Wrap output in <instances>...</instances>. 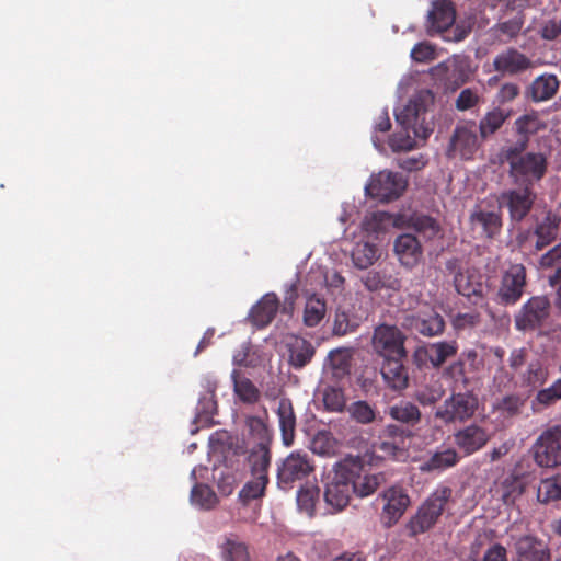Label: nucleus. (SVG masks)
<instances>
[{"label":"nucleus","mask_w":561,"mask_h":561,"mask_svg":"<svg viewBox=\"0 0 561 561\" xmlns=\"http://www.w3.org/2000/svg\"><path fill=\"white\" fill-rule=\"evenodd\" d=\"M405 214L397 213H367L360 222L362 233L366 238L380 239L390 228H412L425 239L432 240L440 232L436 219L422 213H411L405 222Z\"/></svg>","instance_id":"nucleus-1"},{"label":"nucleus","mask_w":561,"mask_h":561,"mask_svg":"<svg viewBox=\"0 0 561 561\" xmlns=\"http://www.w3.org/2000/svg\"><path fill=\"white\" fill-rule=\"evenodd\" d=\"M453 495L449 486H438L419 507L407 525L409 536L424 534L435 526Z\"/></svg>","instance_id":"nucleus-2"},{"label":"nucleus","mask_w":561,"mask_h":561,"mask_svg":"<svg viewBox=\"0 0 561 561\" xmlns=\"http://www.w3.org/2000/svg\"><path fill=\"white\" fill-rule=\"evenodd\" d=\"M339 473L348 479L352 491L359 497L374 494L386 483V474L365 473L364 462L359 456H346L339 461Z\"/></svg>","instance_id":"nucleus-3"},{"label":"nucleus","mask_w":561,"mask_h":561,"mask_svg":"<svg viewBox=\"0 0 561 561\" xmlns=\"http://www.w3.org/2000/svg\"><path fill=\"white\" fill-rule=\"evenodd\" d=\"M482 142L477 133L476 121L458 122L449 136L445 156L448 159L473 160Z\"/></svg>","instance_id":"nucleus-4"},{"label":"nucleus","mask_w":561,"mask_h":561,"mask_svg":"<svg viewBox=\"0 0 561 561\" xmlns=\"http://www.w3.org/2000/svg\"><path fill=\"white\" fill-rule=\"evenodd\" d=\"M409 180L401 173L389 170L373 174L365 186L368 196L380 203L400 198L408 187Z\"/></svg>","instance_id":"nucleus-5"},{"label":"nucleus","mask_w":561,"mask_h":561,"mask_svg":"<svg viewBox=\"0 0 561 561\" xmlns=\"http://www.w3.org/2000/svg\"><path fill=\"white\" fill-rule=\"evenodd\" d=\"M426 116L425 96L419 95L396 114V119L407 133L412 130L415 137L425 140L433 133V123L427 121Z\"/></svg>","instance_id":"nucleus-6"},{"label":"nucleus","mask_w":561,"mask_h":561,"mask_svg":"<svg viewBox=\"0 0 561 561\" xmlns=\"http://www.w3.org/2000/svg\"><path fill=\"white\" fill-rule=\"evenodd\" d=\"M478 409V398L471 392L453 393L434 413L435 419L444 424L466 422Z\"/></svg>","instance_id":"nucleus-7"},{"label":"nucleus","mask_w":561,"mask_h":561,"mask_svg":"<svg viewBox=\"0 0 561 561\" xmlns=\"http://www.w3.org/2000/svg\"><path fill=\"white\" fill-rule=\"evenodd\" d=\"M316 470L313 458L305 451L290 453L277 468V482L282 488H293L295 482L307 479Z\"/></svg>","instance_id":"nucleus-8"},{"label":"nucleus","mask_w":561,"mask_h":561,"mask_svg":"<svg viewBox=\"0 0 561 561\" xmlns=\"http://www.w3.org/2000/svg\"><path fill=\"white\" fill-rule=\"evenodd\" d=\"M265 455L266 453L248 457L252 479L239 492V500L243 505H248L250 501L262 499L265 495L270 482L268 468L271 466V460H267Z\"/></svg>","instance_id":"nucleus-9"},{"label":"nucleus","mask_w":561,"mask_h":561,"mask_svg":"<svg viewBox=\"0 0 561 561\" xmlns=\"http://www.w3.org/2000/svg\"><path fill=\"white\" fill-rule=\"evenodd\" d=\"M405 335L396 325L380 324L375 328L371 345L375 353L386 358L407 357Z\"/></svg>","instance_id":"nucleus-10"},{"label":"nucleus","mask_w":561,"mask_h":561,"mask_svg":"<svg viewBox=\"0 0 561 561\" xmlns=\"http://www.w3.org/2000/svg\"><path fill=\"white\" fill-rule=\"evenodd\" d=\"M535 462L542 468L561 466V425L543 431L534 444Z\"/></svg>","instance_id":"nucleus-11"},{"label":"nucleus","mask_w":561,"mask_h":561,"mask_svg":"<svg viewBox=\"0 0 561 561\" xmlns=\"http://www.w3.org/2000/svg\"><path fill=\"white\" fill-rule=\"evenodd\" d=\"M551 304L546 296L528 299L515 314V328L519 331H534L543 325L550 316Z\"/></svg>","instance_id":"nucleus-12"},{"label":"nucleus","mask_w":561,"mask_h":561,"mask_svg":"<svg viewBox=\"0 0 561 561\" xmlns=\"http://www.w3.org/2000/svg\"><path fill=\"white\" fill-rule=\"evenodd\" d=\"M547 170L548 156L543 152H526L524 157L510 165V174L526 185L539 182L546 175Z\"/></svg>","instance_id":"nucleus-13"},{"label":"nucleus","mask_w":561,"mask_h":561,"mask_svg":"<svg viewBox=\"0 0 561 561\" xmlns=\"http://www.w3.org/2000/svg\"><path fill=\"white\" fill-rule=\"evenodd\" d=\"M526 286V268L523 264H512L503 274L499 297L505 305L516 304Z\"/></svg>","instance_id":"nucleus-14"},{"label":"nucleus","mask_w":561,"mask_h":561,"mask_svg":"<svg viewBox=\"0 0 561 561\" xmlns=\"http://www.w3.org/2000/svg\"><path fill=\"white\" fill-rule=\"evenodd\" d=\"M334 478L325 485L323 499L329 507L328 512L333 514L344 510L351 500V485L348 479L339 473V462L334 465Z\"/></svg>","instance_id":"nucleus-15"},{"label":"nucleus","mask_w":561,"mask_h":561,"mask_svg":"<svg viewBox=\"0 0 561 561\" xmlns=\"http://www.w3.org/2000/svg\"><path fill=\"white\" fill-rule=\"evenodd\" d=\"M381 495L385 500L382 520L386 526L390 527L404 514L410 504V497L399 486H391L385 490Z\"/></svg>","instance_id":"nucleus-16"},{"label":"nucleus","mask_w":561,"mask_h":561,"mask_svg":"<svg viewBox=\"0 0 561 561\" xmlns=\"http://www.w3.org/2000/svg\"><path fill=\"white\" fill-rule=\"evenodd\" d=\"M407 322L411 330L427 337L440 335L445 330L444 318L433 309L411 314Z\"/></svg>","instance_id":"nucleus-17"},{"label":"nucleus","mask_w":561,"mask_h":561,"mask_svg":"<svg viewBox=\"0 0 561 561\" xmlns=\"http://www.w3.org/2000/svg\"><path fill=\"white\" fill-rule=\"evenodd\" d=\"M456 10L451 1L442 0L433 3L427 14V33L433 36L436 33H445L455 23Z\"/></svg>","instance_id":"nucleus-18"},{"label":"nucleus","mask_w":561,"mask_h":561,"mask_svg":"<svg viewBox=\"0 0 561 561\" xmlns=\"http://www.w3.org/2000/svg\"><path fill=\"white\" fill-rule=\"evenodd\" d=\"M247 427L251 439L254 440V446L250 449L248 457L266 453L267 460H271L272 432L267 424L259 416H249L247 419Z\"/></svg>","instance_id":"nucleus-19"},{"label":"nucleus","mask_w":561,"mask_h":561,"mask_svg":"<svg viewBox=\"0 0 561 561\" xmlns=\"http://www.w3.org/2000/svg\"><path fill=\"white\" fill-rule=\"evenodd\" d=\"M533 67V61L516 48H507L497 54L493 60L495 71L503 75H518Z\"/></svg>","instance_id":"nucleus-20"},{"label":"nucleus","mask_w":561,"mask_h":561,"mask_svg":"<svg viewBox=\"0 0 561 561\" xmlns=\"http://www.w3.org/2000/svg\"><path fill=\"white\" fill-rule=\"evenodd\" d=\"M393 250L399 262L407 268L415 267L422 256L423 249L417 238L410 233H403L397 237Z\"/></svg>","instance_id":"nucleus-21"},{"label":"nucleus","mask_w":561,"mask_h":561,"mask_svg":"<svg viewBox=\"0 0 561 561\" xmlns=\"http://www.w3.org/2000/svg\"><path fill=\"white\" fill-rule=\"evenodd\" d=\"M407 357L386 358L381 365V376L387 385L393 391H402L409 386V373L403 360Z\"/></svg>","instance_id":"nucleus-22"},{"label":"nucleus","mask_w":561,"mask_h":561,"mask_svg":"<svg viewBox=\"0 0 561 561\" xmlns=\"http://www.w3.org/2000/svg\"><path fill=\"white\" fill-rule=\"evenodd\" d=\"M455 444L465 451L466 455H471L483 448L490 439L486 431L476 424L466 426L455 433Z\"/></svg>","instance_id":"nucleus-23"},{"label":"nucleus","mask_w":561,"mask_h":561,"mask_svg":"<svg viewBox=\"0 0 561 561\" xmlns=\"http://www.w3.org/2000/svg\"><path fill=\"white\" fill-rule=\"evenodd\" d=\"M279 309V299L276 294H265L250 310L249 320L256 328H265L275 318Z\"/></svg>","instance_id":"nucleus-24"},{"label":"nucleus","mask_w":561,"mask_h":561,"mask_svg":"<svg viewBox=\"0 0 561 561\" xmlns=\"http://www.w3.org/2000/svg\"><path fill=\"white\" fill-rule=\"evenodd\" d=\"M518 561H550L547 543L534 536H523L516 541Z\"/></svg>","instance_id":"nucleus-25"},{"label":"nucleus","mask_w":561,"mask_h":561,"mask_svg":"<svg viewBox=\"0 0 561 561\" xmlns=\"http://www.w3.org/2000/svg\"><path fill=\"white\" fill-rule=\"evenodd\" d=\"M288 363L295 369L307 366L316 354L312 343L300 336H293L287 343Z\"/></svg>","instance_id":"nucleus-26"},{"label":"nucleus","mask_w":561,"mask_h":561,"mask_svg":"<svg viewBox=\"0 0 561 561\" xmlns=\"http://www.w3.org/2000/svg\"><path fill=\"white\" fill-rule=\"evenodd\" d=\"M540 265L546 268L556 266L548 282L556 289L554 306L561 312V242L541 256Z\"/></svg>","instance_id":"nucleus-27"},{"label":"nucleus","mask_w":561,"mask_h":561,"mask_svg":"<svg viewBox=\"0 0 561 561\" xmlns=\"http://www.w3.org/2000/svg\"><path fill=\"white\" fill-rule=\"evenodd\" d=\"M222 561H250V551L247 542L234 534L225 535L219 543Z\"/></svg>","instance_id":"nucleus-28"},{"label":"nucleus","mask_w":561,"mask_h":561,"mask_svg":"<svg viewBox=\"0 0 561 561\" xmlns=\"http://www.w3.org/2000/svg\"><path fill=\"white\" fill-rule=\"evenodd\" d=\"M537 221L538 224L535 230L537 240L535 247L537 250H541L556 240L561 218L558 213H546L543 218H538Z\"/></svg>","instance_id":"nucleus-29"},{"label":"nucleus","mask_w":561,"mask_h":561,"mask_svg":"<svg viewBox=\"0 0 561 561\" xmlns=\"http://www.w3.org/2000/svg\"><path fill=\"white\" fill-rule=\"evenodd\" d=\"M534 194L531 190L526 186L518 190L503 192L497 198L500 209L507 208L508 210H530L534 203Z\"/></svg>","instance_id":"nucleus-30"},{"label":"nucleus","mask_w":561,"mask_h":561,"mask_svg":"<svg viewBox=\"0 0 561 561\" xmlns=\"http://www.w3.org/2000/svg\"><path fill=\"white\" fill-rule=\"evenodd\" d=\"M277 416L282 432V440L285 446L294 443L296 430V415L289 399H280L277 408Z\"/></svg>","instance_id":"nucleus-31"},{"label":"nucleus","mask_w":561,"mask_h":561,"mask_svg":"<svg viewBox=\"0 0 561 561\" xmlns=\"http://www.w3.org/2000/svg\"><path fill=\"white\" fill-rule=\"evenodd\" d=\"M470 224L480 237L492 238L501 230V213H471Z\"/></svg>","instance_id":"nucleus-32"},{"label":"nucleus","mask_w":561,"mask_h":561,"mask_svg":"<svg viewBox=\"0 0 561 561\" xmlns=\"http://www.w3.org/2000/svg\"><path fill=\"white\" fill-rule=\"evenodd\" d=\"M560 87L556 75L543 73L537 77L530 85V95L535 102H542L552 99Z\"/></svg>","instance_id":"nucleus-33"},{"label":"nucleus","mask_w":561,"mask_h":561,"mask_svg":"<svg viewBox=\"0 0 561 561\" xmlns=\"http://www.w3.org/2000/svg\"><path fill=\"white\" fill-rule=\"evenodd\" d=\"M360 282L370 293H377L382 289L399 290L401 288V282L398 278L375 270L363 274Z\"/></svg>","instance_id":"nucleus-34"},{"label":"nucleus","mask_w":561,"mask_h":561,"mask_svg":"<svg viewBox=\"0 0 561 561\" xmlns=\"http://www.w3.org/2000/svg\"><path fill=\"white\" fill-rule=\"evenodd\" d=\"M454 285L458 294L471 298L483 295V284L480 282V276L473 272H457L454 277Z\"/></svg>","instance_id":"nucleus-35"},{"label":"nucleus","mask_w":561,"mask_h":561,"mask_svg":"<svg viewBox=\"0 0 561 561\" xmlns=\"http://www.w3.org/2000/svg\"><path fill=\"white\" fill-rule=\"evenodd\" d=\"M510 114L500 107H495L492 111L485 113V115L477 124V131L482 141L488 140L496 131H499Z\"/></svg>","instance_id":"nucleus-36"},{"label":"nucleus","mask_w":561,"mask_h":561,"mask_svg":"<svg viewBox=\"0 0 561 561\" xmlns=\"http://www.w3.org/2000/svg\"><path fill=\"white\" fill-rule=\"evenodd\" d=\"M389 416L402 424L415 426L422 419V413L417 405L410 401H400L388 408Z\"/></svg>","instance_id":"nucleus-37"},{"label":"nucleus","mask_w":561,"mask_h":561,"mask_svg":"<svg viewBox=\"0 0 561 561\" xmlns=\"http://www.w3.org/2000/svg\"><path fill=\"white\" fill-rule=\"evenodd\" d=\"M380 256L379 249L369 241L356 242L352 253V262L355 267L366 270L371 266Z\"/></svg>","instance_id":"nucleus-38"},{"label":"nucleus","mask_w":561,"mask_h":561,"mask_svg":"<svg viewBox=\"0 0 561 561\" xmlns=\"http://www.w3.org/2000/svg\"><path fill=\"white\" fill-rule=\"evenodd\" d=\"M329 366L335 379L351 374L353 353L350 348H336L329 353Z\"/></svg>","instance_id":"nucleus-39"},{"label":"nucleus","mask_w":561,"mask_h":561,"mask_svg":"<svg viewBox=\"0 0 561 561\" xmlns=\"http://www.w3.org/2000/svg\"><path fill=\"white\" fill-rule=\"evenodd\" d=\"M347 412L353 421L362 425H369L382 417L374 405L366 400H357L347 407Z\"/></svg>","instance_id":"nucleus-40"},{"label":"nucleus","mask_w":561,"mask_h":561,"mask_svg":"<svg viewBox=\"0 0 561 561\" xmlns=\"http://www.w3.org/2000/svg\"><path fill=\"white\" fill-rule=\"evenodd\" d=\"M327 313V304L323 297L312 294L308 296L304 309V323L313 328L318 325Z\"/></svg>","instance_id":"nucleus-41"},{"label":"nucleus","mask_w":561,"mask_h":561,"mask_svg":"<svg viewBox=\"0 0 561 561\" xmlns=\"http://www.w3.org/2000/svg\"><path fill=\"white\" fill-rule=\"evenodd\" d=\"M324 409L332 413H342L347 409V399L343 388L327 385L321 390Z\"/></svg>","instance_id":"nucleus-42"},{"label":"nucleus","mask_w":561,"mask_h":561,"mask_svg":"<svg viewBox=\"0 0 561 561\" xmlns=\"http://www.w3.org/2000/svg\"><path fill=\"white\" fill-rule=\"evenodd\" d=\"M233 390L238 398L244 403H255L260 399V391L256 386L245 377H241L238 370L231 374Z\"/></svg>","instance_id":"nucleus-43"},{"label":"nucleus","mask_w":561,"mask_h":561,"mask_svg":"<svg viewBox=\"0 0 561 561\" xmlns=\"http://www.w3.org/2000/svg\"><path fill=\"white\" fill-rule=\"evenodd\" d=\"M515 130L518 136H524L530 140V137L547 128V124L536 112L519 116L515 123Z\"/></svg>","instance_id":"nucleus-44"},{"label":"nucleus","mask_w":561,"mask_h":561,"mask_svg":"<svg viewBox=\"0 0 561 561\" xmlns=\"http://www.w3.org/2000/svg\"><path fill=\"white\" fill-rule=\"evenodd\" d=\"M431 354V366L439 368L450 357L458 352V343L456 341H439L428 344Z\"/></svg>","instance_id":"nucleus-45"},{"label":"nucleus","mask_w":561,"mask_h":561,"mask_svg":"<svg viewBox=\"0 0 561 561\" xmlns=\"http://www.w3.org/2000/svg\"><path fill=\"white\" fill-rule=\"evenodd\" d=\"M320 489L316 485H304L297 492V505L300 512L312 517L319 501Z\"/></svg>","instance_id":"nucleus-46"},{"label":"nucleus","mask_w":561,"mask_h":561,"mask_svg":"<svg viewBox=\"0 0 561 561\" xmlns=\"http://www.w3.org/2000/svg\"><path fill=\"white\" fill-rule=\"evenodd\" d=\"M191 502L202 510H211L218 502L216 493L204 483H196L191 491Z\"/></svg>","instance_id":"nucleus-47"},{"label":"nucleus","mask_w":561,"mask_h":561,"mask_svg":"<svg viewBox=\"0 0 561 561\" xmlns=\"http://www.w3.org/2000/svg\"><path fill=\"white\" fill-rule=\"evenodd\" d=\"M459 461L457 451L453 448H447L442 451L435 453L422 467L423 470H445L454 467Z\"/></svg>","instance_id":"nucleus-48"},{"label":"nucleus","mask_w":561,"mask_h":561,"mask_svg":"<svg viewBox=\"0 0 561 561\" xmlns=\"http://www.w3.org/2000/svg\"><path fill=\"white\" fill-rule=\"evenodd\" d=\"M445 394V389L439 382L425 385L414 392V399L423 407H433L439 402Z\"/></svg>","instance_id":"nucleus-49"},{"label":"nucleus","mask_w":561,"mask_h":561,"mask_svg":"<svg viewBox=\"0 0 561 561\" xmlns=\"http://www.w3.org/2000/svg\"><path fill=\"white\" fill-rule=\"evenodd\" d=\"M549 373L539 362L528 364L526 371L523 374V383L533 388L545 385L548 380Z\"/></svg>","instance_id":"nucleus-50"},{"label":"nucleus","mask_w":561,"mask_h":561,"mask_svg":"<svg viewBox=\"0 0 561 561\" xmlns=\"http://www.w3.org/2000/svg\"><path fill=\"white\" fill-rule=\"evenodd\" d=\"M560 400L561 378L554 380L549 387L540 389L535 397V402L543 408L552 407Z\"/></svg>","instance_id":"nucleus-51"},{"label":"nucleus","mask_w":561,"mask_h":561,"mask_svg":"<svg viewBox=\"0 0 561 561\" xmlns=\"http://www.w3.org/2000/svg\"><path fill=\"white\" fill-rule=\"evenodd\" d=\"M529 146V139L524 136H519V138L511 146H507L502 149L501 157L503 161L507 162L511 165L512 162L524 157Z\"/></svg>","instance_id":"nucleus-52"},{"label":"nucleus","mask_w":561,"mask_h":561,"mask_svg":"<svg viewBox=\"0 0 561 561\" xmlns=\"http://www.w3.org/2000/svg\"><path fill=\"white\" fill-rule=\"evenodd\" d=\"M524 484L517 479H506L502 486V501L505 505H514L524 493Z\"/></svg>","instance_id":"nucleus-53"},{"label":"nucleus","mask_w":561,"mask_h":561,"mask_svg":"<svg viewBox=\"0 0 561 561\" xmlns=\"http://www.w3.org/2000/svg\"><path fill=\"white\" fill-rule=\"evenodd\" d=\"M358 327V323L350 317L345 310L337 309L335 312L333 333L335 335H345L353 332Z\"/></svg>","instance_id":"nucleus-54"},{"label":"nucleus","mask_w":561,"mask_h":561,"mask_svg":"<svg viewBox=\"0 0 561 561\" xmlns=\"http://www.w3.org/2000/svg\"><path fill=\"white\" fill-rule=\"evenodd\" d=\"M537 496L543 503L561 499V491L554 477L546 479L540 483Z\"/></svg>","instance_id":"nucleus-55"},{"label":"nucleus","mask_w":561,"mask_h":561,"mask_svg":"<svg viewBox=\"0 0 561 561\" xmlns=\"http://www.w3.org/2000/svg\"><path fill=\"white\" fill-rule=\"evenodd\" d=\"M525 400L522 399L519 396H506L499 403V410L505 416L512 417L518 415L522 412Z\"/></svg>","instance_id":"nucleus-56"},{"label":"nucleus","mask_w":561,"mask_h":561,"mask_svg":"<svg viewBox=\"0 0 561 561\" xmlns=\"http://www.w3.org/2000/svg\"><path fill=\"white\" fill-rule=\"evenodd\" d=\"M435 48L430 43L422 42L414 45L411 58L416 62H428L435 59Z\"/></svg>","instance_id":"nucleus-57"},{"label":"nucleus","mask_w":561,"mask_h":561,"mask_svg":"<svg viewBox=\"0 0 561 561\" xmlns=\"http://www.w3.org/2000/svg\"><path fill=\"white\" fill-rule=\"evenodd\" d=\"M427 164V159L423 154H417L413 157L399 158L397 160V165L405 170L408 172L420 171L424 169Z\"/></svg>","instance_id":"nucleus-58"},{"label":"nucleus","mask_w":561,"mask_h":561,"mask_svg":"<svg viewBox=\"0 0 561 561\" xmlns=\"http://www.w3.org/2000/svg\"><path fill=\"white\" fill-rule=\"evenodd\" d=\"M478 103V94L473 90L467 88L459 93L456 99L455 106L458 111H468L474 107Z\"/></svg>","instance_id":"nucleus-59"},{"label":"nucleus","mask_w":561,"mask_h":561,"mask_svg":"<svg viewBox=\"0 0 561 561\" xmlns=\"http://www.w3.org/2000/svg\"><path fill=\"white\" fill-rule=\"evenodd\" d=\"M389 146L392 151H409L415 146V141L409 134H393L389 139Z\"/></svg>","instance_id":"nucleus-60"},{"label":"nucleus","mask_w":561,"mask_h":561,"mask_svg":"<svg viewBox=\"0 0 561 561\" xmlns=\"http://www.w3.org/2000/svg\"><path fill=\"white\" fill-rule=\"evenodd\" d=\"M459 359L465 364L470 373L479 371L483 368V359L479 356L476 350H465Z\"/></svg>","instance_id":"nucleus-61"},{"label":"nucleus","mask_w":561,"mask_h":561,"mask_svg":"<svg viewBox=\"0 0 561 561\" xmlns=\"http://www.w3.org/2000/svg\"><path fill=\"white\" fill-rule=\"evenodd\" d=\"M539 34L546 41H554L561 37V20H548L541 26Z\"/></svg>","instance_id":"nucleus-62"},{"label":"nucleus","mask_w":561,"mask_h":561,"mask_svg":"<svg viewBox=\"0 0 561 561\" xmlns=\"http://www.w3.org/2000/svg\"><path fill=\"white\" fill-rule=\"evenodd\" d=\"M480 322V317L474 312L458 313L453 320L454 328L456 330H463L472 328Z\"/></svg>","instance_id":"nucleus-63"},{"label":"nucleus","mask_w":561,"mask_h":561,"mask_svg":"<svg viewBox=\"0 0 561 561\" xmlns=\"http://www.w3.org/2000/svg\"><path fill=\"white\" fill-rule=\"evenodd\" d=\"M467 373L470 371L459 358L456 362L451 363L448 367H446L444 371L446 376L455 380L462 379L465 382L467 381Z\"/></svg>","instance_id":"nucleus-64"}]
</instances>
